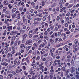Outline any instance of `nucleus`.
Masks as SVG:
<instances>
[{
    "label": "nucleus",
    "instance_id": "obj_1",
    "mask_svg": "<svg viewBox=\"0 0 79 79\" xmlns=\"http://www.w3.org/2000/svg\"><path fill=\"white\" fill-rule=\"evenodd\" d=\"M17 33V31H11L10 33V35H15V34Z\"/></svg>",
    "mask_w": 79,
    "mask_h": 79
},
{
    "label": "nucleus",
    "instance_id": "obj_2",
    "mask_svg": "<svg viewBox=\"0 0 79 79\" xmlns=\"http://www.w3.org/2000/svg\"><path fill=\"white\" fill-rule=\"evenodd\" d=\"M61 36L64 37V38H63V40L66 39V35H65L64 33H62L61 34Z\"/></svg>",
    "mask_w": 79,
    "mask_h": 79
},
{
    "label": "nucleus",
    "instance_id": "obj_3",
    "mask_svg": "<svg viewBox=\"0 0 79 79\" xmlns=\"http://www.w3.org/2000/svg\"><path fill=\"white\" fill-rule=\"evenodd\" d=\"M27 18H28V19H30V20H31V19H32V18L31 16V13H29L28 14Z\"/></svg>",
    "mask_w": 79,
    "mask_h": 79
},
{
    "label": "nucleus",
    "instance_id": "obj_4",
    "mask_svg": "<svg viewBox=\"0 0 79 79\" xmlns=\"http://www.w3.org/2000/svg\"><path fill=\"white\" fill-rule=\"evenodd\" d=\"M20 32L21 34H24L26 32V30H20Z\"/></svg>",
    "mask_w": 79,
    "mask_h": 79
},
{
    "label": "nucleus",
    "instance_id": "obj_5",
    "mask_svg": "<svg viewBox=\"0 0 79 79\" xmlns=\"http://www.w3.org/2000/svg\"><path fill=\"white\" fill-rule=\"evenodd\" d=\"M74 67H72L71 68V72L72 73H73L74 72Z\"/></svg>",
    "mask_w": 79,
    "mask_h": 79
},
{
    "label": "nucleus",
    "instance_id": "obj_6",
    "mask_svg": "<svg viewBox=\"0 0 79 79\" xmlns=\"http://www.w3.org/2000/svg\"><path fill=\"white\" fill-rule=\"evenodd\" d=\"M43 16L42 14L41 13H39L38 14V17L40 18H41Z\"/></svg>",
    "mask_w": 79,
    "mask_h": 79
},
{
    "label": "nucleus",
    "instance_id": "obj_7",
    "mask_svg": "<svg viewBox=\"0 0 79 79\" xmlns=\"http://www.w3.org/2000/svg\"><path fill=\"white\" fill-rule=\"evenodd\" d=\"M8 65V63H6V62H3V66H7Z\"/></svg>",
    "mask_w": 79,
    "mask_h": 79
},
{
    "label": "nucleus",
    "instance_id": "obj_8",
    "mask_svg": "<svg viewBox=\"0 0 79 79\" xmlns=\"http://www.w3.org/2000/svg\"><path fill=\"white\" fill-rule=\"evenodd\" d=\"M8 6L9 9H11L13 7V6H11V5L10 4H9Z\"/></svg>",
    "mask_w": 79,
    "mask_h": 79
},
{
    "label": "nucleus",
    "instance_id": "obj_9",
    "mask_svg": "<svg viewBox=\"0 0 79 79\" xmlns=\"http://www.w3.org/2000/svg\"><path fill=\"white\" fill-rule=\"evenodd\" d=\"M16 8H14L12 9V13H14V12H15L16 11Z\"/></svg>",
    "mask_w": 79,
    "mask_h": 79
},
{
    "label": "nucleus",
    "instance_id": "obj_10",
    "mask_svg": "<svg viewBox=\"0 0 79 79\" xmlns=\"http://www.w3.org/2000/svg\"><path fill=\"white\" fill-rule=\"evenodd\" d=\"M37 18V19H36L37 21H41V20H42V18Z\"/></svg>",
    "mask_w": 79,
    "mask_h": 79
},
{
    "label": "nucleus",
    "instance_id": "obj_11",
    "mask_svg": "<svg viewBox=\"0 0 79 79\" xmlns=\"http://www.w3.org/2000/svg\"><path fill=\"white\" fill-rule=\"evenodd\" d=\"M10 29V30H12V26H9L7 27L6 29Z\"/></svg>",
    "mask_w": 79,
    "mask_h": 79
},
{
    "label": "nucleus",
    "instance_id": "obj_12",
    "mask_svg": "<svg viewBox=\"0 0 79 79\" xmlns=\"http://www.w3.org/2000/svg\"><path fill=\"white\" fill-rule=\"evenodd\" d=\"M44 26L45 27H48V24L47 23H46L44 24Z\"/></svg>",
    "mask_w": 79,
    "mask_h": 79
},
{
    "label": "nucleus",
    "instance_id": "obj_13",
    "mask_svg": "<svg viewBox=\"0 0 79 79\" xmlns=\"http://www.w3.org/2000/svg\"><path fill=\"white\" fill-rule=\"evenodd\" d=\"M37 11L39 13L40 12H43V10L42 9H38Z\"/></svg>",
    "mask_w": 79,
    "mask_h": 79
},
{
    "label": "nucleus",
    "instance_id": "obj_14",
    "mask_svg": "<svg viewBox=\"0 0 79 79\" xmlns=\"http://www.w3.org/2000/svg\"><path fill=\"white\" fill-rule=\"evenodd\" d=\"M61 70L63 71H65V69L64 67L63 66L61 68Z\"/></svg>",
    "mask_w": 79,
    "mask_h": 79
},
{
    "label": "nucleus",
    "instance_id": "obj_15",
    "mask_svg": "<svg viewBox=\"0 0 79 79\" xmlns=\"http://www.w3.org/2000/svg\"><path fill=\"white\" fill-rule=\"evenodd\" d=\"M41 3L42 4V6H45V2L44 1H42L41 2Z\"/></svg>",
    "mask_w": 79,
    "mask_h": 79
},
{
    "label": "nucleus",
    "instance_id": "obj_16",
    "mask_svg": "<svg viewBox=\"0 0 79 79\" xmlns=\"http://www.w3.org/2000/svg\"><path fill=\"white\" fill-rule=\"evenodd\" d=\"M23 40H26V37H27V35L26 34H25L23 36Z\"/></svg>",
    "mask_w": 79,
    "mask_h": 79
},
{
    "label": "nucleus",
    "instance_id": "obj_17",
    "mask_svg": "<svg viewBox=\"0 0 79 79\" xmlns=\"http://www.w3.org/2000/svg\"><path fill=\"white\" fill-rule=\"evenodd\" d=\"M48 32H47V31H46L44 33V35H48Z\"/></svg>",
    "mask_w": 79,
    "mask_h": 79
},
{
    "label": "nucleus",
    "instance_id": "obj_18",
    "mask_svg": "<svg viewBox=\"0 0 79 79\" xmlns=\"http://www.w3.org/2000/svg\"><path fill=\"white\" fill-rule=\"evenodd\" d=\"M71 42V40H68V41H67L66 42L64 43V44H67L70 43Z\"/></svg>",
    "mask_w": 79,
    "mask_h": 79
},
{
    "label": "nucleus",
    "instance_id": "obj_19",
    "mask_svg": "<svg viewBox=\"0 0 79 79\" xmlns=\"http://www.w3.org/2000/svg\"><path fill=\"white\" fill-rule=\"evenodd\" d=\"M34 24L35 25H37V24H39V22H34Z\"/></svg>",
    "mask_w": 79,
    "mask_h": 79
},
{
    "label": "nucleus",
    "instance_id": "obj_20",
    "mask_svg": "<svg viewBox=\"0 0 79 79\" xmlns=\"http://www.w3.org/2000/svg\"><path fill=\"white\" fill-rule=\"evenodd\" d=\"M60 74H61L60 76H61V77H62L63 76V72H61L60 73Z\"/></svg>",
    "mask_w": 79,
    "mask_h": 79
},
{
    "label": "nucleus",
    "instance_id": "obj_21",
    "mask_svg": "<svg viewBox=\"0 0 79 79\" xmlns=\"http://www.w3.org/2000/svg\"><path fill=\"white\" fill-rule=\"evenodd\" d=\"M46 18L45 17H43V21H45L46 20Z\"/></svg>",
    "mask_w": 79,
    "mask_h": 79
},
{
    "label": "nucleus",
    "instance_id": "obj_22",
    "mask_svg": "<svg viewBox=\"0 0 79 79\" xmlns=\"http://www.w3.org/2000/svg\"><path fill=\"white\" fill-rule=\"evenodd\" d=\"M4 3L5 5H7L8 4V1L6 0L4 1Z\"/></svg>",
    "mask_w": 79,
    "mask_h": 79
},
{
    "label": "nucleus",
    "instance_id": "obj_23",
    "mask_svg": "<svg viewBox=\"0 0 79 79\" xmlns=\"http://www.w3.org/2000/svg\"><path fill=\"white\" fill-rule=\"evenodd\" d=\"M65 72L67 74H68L69 72V69H68L67 70H65Z\"/></svg>",
    "mask_w": 79,
    "mask_h": 79
},
{
    "label": "nucleus",
    "instance_id": "obj_24",
    "mask_svg": "<svg viewBox=\"0 0 79 79\" xmlns=\"http://www.w3.org/2000/svg\"><path fill=\"white\" fill-rule=\"evenodd\" d=\"M5 61H6L8 63H10V59H6L5 60Z\"/></svg>",
    "mask_w": 79,
    "mask_h": 79
},
{
    "label": "nucleus",
    "instance_id": "obj_25",
    "mask_svg": "<svg viewBox=\"0 0 79 79\" xmlns=\"http://www.w3.org/2000/svg\"><path fill=\"white\" fill-rule=\"evenodd\" d=\"M8 76H9V77H10V78H11L12 77L13 75L12 74H9L8 75Z\"/></svg>",
    "mask_w": 79,
    "mask_h": 79
},
{
    "label": "nucleus",
    "instance_id": "obj_26",
    "mask_svg": "<svg viewBox=\"0 0 79 79\" xmlns=\"http://www.w3.org/2000/svg\"><path fill=\"white\" fill-rule=\"evenodd\" d=\"M77 47V44H74L73 45V47L74 48H76Z\"/></svg>",
    "mask_w": 79,
    "mask_h": 79
},
{
    "label": "nucleus",
    "instance_id": "obj_27",
    "mask_svg": "<svg viewBox=\"0 0 79 79\" xmlns=\"http://www.w3.org/2000/svg\"><path fill=\"white\" fill-rule=\"evenodd\" d=\"M45 50L47 52V51H48V47H46L45 48Z\"/></svg>",
    "mask_w": 79,
    "mask_h": 79
},
{
    "label": "nucleus",
    "instance_id": "obj_28",
    "mask_svg": "<svg viewBox=\"0 0 79 79\" xmlns=\"http://www.w3.org/2000/svg\"><path fill=\"white\" fill-rule=\"evenodd\" d=\"M71 56L70 55H69V56H67V58L68 59H70L71 58Z\"/></svg>",
    "mask_w": 79,
    "mask_h": 79
},
{
    "label": "nucleus",
    "instance_id": "obj_29",
    "mask_svg": "<svg viewBox=\"0 0 79 79\" xmlns=\"http://www.w3.org/2000/svg\"><path fill=\"white\" fill-rule=\"evenodd\" d=\"M60 20V17L57 16L56 18V21H59Z\"/></svg>",
    "mask_w": 79,
    "mask_h": 79
},
{
    "label": "nucleus",
    "instance_id": "obj_30",
    "mask_svg": "<svg viewBox=\"0 0 79 79\" xmlns=\"http://www.w3.org/2000/svg\"><path fill=\"white\" fill-rule=\"evenodd\" d=\"M70 13L69 12L66 15V16H68L69 17L70 16Z\"/></svg>",
    "mask_w": 79,
    "mask_h": 79
},
{
    "label": "nucleus",
    "instance_id": "obj_31",
    "mask_svg": "<svg viewBox=\"0 0 79 79\" xmlns=\"http://www.w3.org/2000/svg\"><path fill=\"white\" fill-rule=\"evenodd\" d=\"M24 9L23 7L19 9V10H20V11H22V10Z\"/></svg>",
    "mask_w": 79,
    "mask_h": 79
},
{
    "label": "nucleus",
    "instance_id": "obj_32",
    "mask_svg": "<svg viewBox=\"0 0 79 79\" xmlns=\"http://www.w3.org/2000/svg\"><path fill=\"white\" fill-rule=\"evenodd\" d=\"M21 62V61L20 60H19L17 62V64L18 65H19L20 64V63Z\"/></svg>",
    "mask_w": 79,
    "mask_h": 79
},
{
    "label": "nucleus",
    "instance_id": "obj_33",
    "mask_svg": "<svg viewBox=\"0 0 79 79\" xmlns=\"http://www.w3.org/2000/svg\"><path fill=\"white\" fill-rule=\"evenodd\" d=\"M40 59V56H37L36 57V60H39Z\"/></svg>",
    "mask_w": 79,
    "mask_h": 79
},
{
    "label": "nucleus",
    "instance_id": "obj_34",
    "mask_svg": "<svg viewBox=\"0 0 79 79\" xmlns=\"http://www.w3.org/2000/svg\"><path fill=\"white\" fill-rule=\"evenodd\" d=\"M46 1L47 2V3H49L50 2V0H46Z\"/></svg>",
    "mask_w": 79,
    "mask_h": 79
},
{
    "label": "nucleus",
    "instance_id": "obj_35",
    "mask_svg": "<svg viewBox=\"0 0 79 79\" xmlns=\"http://www.w3.org/2000/svg\"><path fill=\"white\" fill-rule=\"evenodd\" d=\"M35 9L36 10H37L39 9V6H38V5H37L35 7Z\"/></svg>",
    "mask_w": 79,
    "mask_h": 79
},
{
    "label": "nucleus",
    "instance_id": "obj_36",
    "mask_svg": "<svg viewBox=\"0 0 79 79\" xmlns=\"http://www.w3.org/2000/svg\"><path fill=\"white\" fill-rule=\"evenodd\" d=\"M16 16V15L14 14L12 15V18H15V16Z\"/></svg>",
    "mask_w": 79,
    "mask_h": 79
},
{
    "label": "nucleus",
    "instance_id": "obj_37",
    "mask_svg": "<svg viewBox=\"0 0 79 79\" xmlns=\"http://www.w3.org/2000/svg\"><path fill=\"white\" fill-rule=\"evenodd\" d=\"M14 65L15 66V65L17 63V61L16 60L14 62Z\"/></svg>",
    "mask_w": 79,
    "mask_h": 79
},
{
    "label": "nucleus",
    "instance_id": "obj_38",
    "mask_svg": "<svg viewBox=\"0 0 79 79\" xmlns=\"http://www.w3.org/2000/svg\"><path fill=\"white\" fill-rule=\"evenodd\" d=\"M54 34H55V33H54L53 34L51 35V37H52V38H55Z\"/></svg>",
    "mask_w": 79,
    "mask_h": 79
},
{
    "label": "nucleus",
    "instance_id": "obj_39",
    "mask_svg": "<svg viewBox=\"0 0 79 79\" xmlns=\"http://www.w3.org/2000/svg\"><path fill=\"white\" fill-rule=\"evenodd\" d=\"M48 69H47V68L45 67L44 68V71H47V70Z\"/></svg>",
    "mask_w": 79,
    "mask_h": 79
},
{
    "label": "nucleus",
    "instance_id": "obj_40",
    "mask_svg": "<svg viewBox=\"0 0 79 79\" xmlns=\"http://www.w3.org/2000/svg\"><path fill=\"white\" fill-rule=\"evenodd\" d=\"M50 72L51 73H54V70H53V69H51L50 70Z\"/></svg>",
    "mask_w": 79,
    "mask_h": 79
},
{
    "label": "nucleus",
    "instance_id": "obj_41",
    "mask_svg": "<svg viewBox=\"0 0 79 79\" xmlns=\"http://www.w3.org/2000/svg\"><path fill=\"white\" fill-rule=\"evenodd\" d=\"M54 27H53V26H51L50 27V29H51V30H53V28Z\"/></svg>",
    "mask_w": 79,
    "mask_h": 79
},
{
    "label": "nucleus",
    "instance_id": "obj_42",
    "mask_svg": "<svg viewBox=\"0 0 79 79\" xmlns=\"http://www.w3.org/2000/svg\"><path fill=\"white\" fill-rule=\"evenodd\" d=\"M65 19H66V21H68L69 19V17H65Z\"/></svg>",
    "mask_w": 79,
    "mask_h": 79
},
{
    "label": "nucleus",
    "instance_id": "obj_43",
    "mask_svg": "<svg viewBox=\"0 0 79 79\" xmlns=\"http://www.w3.org/2000/svg\"><path fill=\"white\" fill-rule=\"evenodd\" d=\"M34 47H37V44H36L35 43L34 44Z\"/></svg>",
    "mask_w": 79,
    "mask_h": 79
},
{
    "label": "nucleus",
    "instance_id": "obj_44",
    "mask_svg": "<svg viewBox=\"0 0 79 79\" xmlns=\"http://www.w3.org/2000/svg\"><path fill=\"white\" fill-rule=\"evenodd\" d=\"M68 46L66 45H65L63 47V48L64 49H65L66 48H67Z\"/></svg>",
    "mask_w": 79,
    "mask_h": 79
},
{
    "label": "nucleus",
    "instance_id": "obj_45",
    "mask_svg": "<svg viewBox=\"0 0 79 79\" xmlns=\"http://www.w3.org/2000/svg\"><path fill=\"white\" fill-rule=\"evenodd\" d=\"M48 19H49L48 20L49 21H50V16L49 15L48 16Z\"/></svg>",
    "mask_w": 79,
    "mask_h": 79
},
{
    "label": "nucleus",
    "instance_id": "obj_46",
    "mask_svg": "<svg viewBox=\"0 0 79 79\" xmlns=\"http://www.w3.org/2000/svg\"><path fill=\"white\" fill-rule=\"evenodd\" d=\"M48 19H49L48 20L49 21H50V16L49 15L48 16Z\"/></svg>",
    "mask_w": 79,
    "mask_h": 79
},
{
    "label": "nucleus",
    "instance_id": "obj_47",
    "mask_svg": "<svg viewBox=\"0 0 79 79\" xmlns=\"http://www.w3.org/2000/svg\"><path fill=\"white\" fill-rule=\"evenodd\" d=\"M72 21L71 20H69L68 21V23H72Z\"/></svg>",
    "mask_w": 79,
    "mask_h": 79
},
{
    "label": "nucleus",
    "instance_id": "obj_48",
    "mask_svg": "<svg viewBox=\"0 0 79 79\" xmlns=\"http://www.w3.org/2000/svg\"><path fill=\"white\" fill-rule=\"evenodd\" d=\"M16 72L17 73H19V71L18 69H17L16 70Z\"/></svg>",
    "mask_w": 79,
    "mask_h": 79
},
{
    "label": "nucleus",
    "instance_id": "obj_49",
    "mask_svg": "<svg viewBox=\"0 0 79 79\" xmlns=\"http://www.w3.org/2000/svg\"><path fill=\"white\" fill-rule=\"evenodd\" d=\"M74 50L75 51V52H77L78 50V48H74Z\"/></svg>",
    "mask_w": 79,
    "mask_h": 79
},
{
    "label": "nucleus",
    "instance_id": "obj_50",
    "mask_svg": "<svg viewBox=\"0 0 79 79\" xmlns=\"http://www.w3.org/2000/svg\"><path fill=\"white\" fill-rule=\"evenodd\" d=\"M5 15L4 14H2L1 16V18H4Z\"/></svg>",
    "mask_w": 79,
    "mask_h": 79
},
{
    "label": "nucleus",
    "instance_id": "obj_51",
    "mask_svg": "<svg viewBox=\"0 0 79 79\" xmlns=\"http://www.w3.org/2000/svg\"><path fill=\"white\" fill-rule=\"evenodd\" d=\"M73 6V5L71 4L68 7V8H71V7H72Z\"/></svg>",
    "mask_w": 79,
    "mask_h": 79
},
{
    "label": "nucleus",
    "instance_id": "obj_52",
    "mask_svg": "<svg viewBox=\"0 0 79 79\" xmlns=\"http://www.w3.org/2000/svg\"><path fill=\"white\" fill-rule=\"evenodd\" d=\"M77 56V55H75L74 56V60H76V57Z\"/></svg>",
    "mask_w": 79,
    "mask_h": 79
},
{
    "label": "nucleus",
    "instance_id": "obj_53",
    "mask_svg": "<svg viewBox=\"0 0 79 79\" xmlns=\"http://www.w3.org/2000/svg\"><path fill=\"white\" fill-rule=\"evenodd\" d=\"M23 69H24V70H25V69H26V67L25 66H23Z\"/></svg>",
    "mask_w": 79,
    "mask_h": 79
},
{
    "label": "nucleus",
    "instance_id": "obj_54",
    "mask_svg": "<svg viewBox=\"0 0 79 79\" xmlns=\"http://www.w3.org/2000/svg\"><path fill=\"white\" fill-rule=\"evenodd\" d=\"M32 34H30V35L29 37V39H31V37H32Z\"/></svg>",
    "mask_w": 79,
    "mask_h": 79
},
{
    "label": "nucleus",
    "instance_id": "obj_55",
    "mask_svg": "<svg viewBox=\"0 0 79 79\" xmlns=\"http://www.w3.org/2000/svg\"><path fill=\"white\" fill-rule=\"evenodd\" d=\"M29 43H31V42H29V41H27V42H26V44H29Z\"/></svg>",
    "mask_w": 79,
    "mask_h": 79
},
{
    "label": "nucleus",
    "instance_id": "obj_56",
    "mask_svg": "<svg viewBox=\"0 0 79 79\" xmlns=\"http://www.w3.org/2000/svg\"><path fill=\"white\" fill-rule=\"evenodd\" d=\"M12 54H14V53H15V51L14 50H13L12 51Z\"/></svg>",
    "mask_w": 79,
    "mask_h": 79
},
{
    "label": "nucleus",
    "instance_id": "obj_57",
    "mask_svg": "<svg viewBox=\"0 0 79 79\" xmlns=\"http://www.w3.org/2000/svg\"><path fill=\"white\" fill-rule=\"evenodd\" d=\"M47 31L48 32H50V28H48L47 29Z\"/></svg>",
    "mask_w": 79,
    "mask_h": 79
},
{
    "label": "nucleus",
    "instance_id": "obj_58",
    "mask_svg": "<svg viewBox=\"0 0 79 79\" xmlns=\"http://www.w3.org/2000/svg\"><path fill=\"white\" fill-rule=\"evenodd\" d=\"M20 16H17V19H20Z\"/></svg>",
    "mask_w": 79,
    "mask_h": 79
},
{
    "label": "nucleus",
    "instance_id": "obj_59",
    "mask_svg": "<svg viewBox=\"0 0 79 79\" xmlns=\"http://www.w3.org/2000/svg\"><path fill=\"white\" fill-rule=\"evenodd\" d=\"M52 8H48V10L49 11H52Z\"/></svg>",
    "mask_w": 79,
    "mask_h": 79
},
{
    "label": "nucleus",
    "instance_id": "obj_60",
    "mask_svg": "<svg viewBox=\"0 0 79 79\" xmlns=\"http://www.w3.org/2000/svg\"><path fill=\"white\" fill-rule=\"evenodd\" d=\"M67 64L69 66H71V64L69 62Z\"/></svg>",
    "mask_w": 79,
    "mask_h": 79
},
{
    "label": "nucleus",
    "instance_id": "obj_61",
    "mask_svg": "<svg viewBox=\"0 0 79 79\" xmlns=\"http://www.w3.org/2000/svg\"><path fill=\"white\" fill-rule=\"evenodd\" d=\"M24 44H21L20 47L21 48H23V47H24Z\"/></svg>",
    "mask_w": 79,
    "mask_h": 79
},
{
    "label": "nucleus",
    "instance_id": "obj_62",
    "mask_svg": "<svg viewBox=\"0 0 79 79\" xmlns=\"http://www.w3.org/2000/svg\"><path fill=\"white\" fill-rule=\"evenodd\" d=\"M43 68H44V66H41V67L40 68V69H43Z\"/></svg>",
    "mask_w": 79,
    "mask_h": 79
},
{
    "label": "nucleus",
    "instance_id": "obj_63",
    "mask_svg": "<svg viewBox=\"0 0 79 79\" xmlns=\"http://www.w3.org/2000/svg\"><path fill=\"white\" fill-rule=\"evenodd\" d=\"M53 31H51L50 33H49L50 35H52V33H53Z\"/></svg>",
    "mask_w": 79,
    "mask_h": 79
},
{
    "label": "nucleus",
    "instance_id": "obj_64",
    "mask_svg": "<svg viewBox=\"0 0 79 79\" xmlns=\"http://www.w3.org/2000/svg\"><path fill=\"white\" fill-rule=\"evenodd\" d=\"M70 31L67 32H66V34H70Z\"/></svg>",
    "mask_w": 79,
    "mask_h": 79
}]
</instances>
